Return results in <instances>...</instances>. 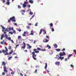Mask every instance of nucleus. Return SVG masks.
Returning <instances> with one entry per match:
<instances>
[{
	"mask_svg": "<svg viewBox=\"0 0 76 76\" xmlns=\"http://www.w3.org/2000/svg\"><path fill=\"white\" fill-rule=\"evenodd\" d=\"M33 51H34L32 53V57L33 58L34 60H37V58H36L37 57V55L35 54L36 53H39V52L38 51H37V49H34L33 50ZM35 51V52H34Z\"/></svg>",
	"mask_w": 76,
	"mask_h": 76,
	"instance_id": "f257e3e1",
	"label": "nucleus"
},
{
	"mask_svg": "<svg viewBox=\"0 0 76 76\" xmlns=\"http://www.w3.org/2000/svg\"><path fill=\"white\" fill-rule=\"evenodd\" d=\"M5 50H3L2 51L5 56H7V55H9V54H12V53H13V50H11V52L9 53L7 52L8 51L7 48V47H5Z\"/></svg>",
	"mask_w": 76,
	"mask_h": 76,
	"instance_id": "f03ea898",
	"label": "nucleus"
},
{
	"mask_svg": "<svg viewBox=\"0 0 76 76\" xmlns=\"http://www.w3.org/2000/svg\"><path fill=\"white\" fill-rule=\"evenodd\" d=\"M12 20L13 22H16V20H15V17L14 16L12 17V18H10V19L8 20V22L10 23V20Z\"/></svg>",
	"mask_w": 76,
	"mask_h": 76,
	"instance_id": "7ed1b4c3",
	"label": "nucleus"
},
{
	"mask_svg": "<svg viewBox=\"0 0 76 76\" xmlns=\"http://www.w3.org/2000/svg\"><path fill=\"white\" fill-rule=\"evenodd\" d=\"M59 54L60 57L64 56H66V53H65L64 52H63L62 53H60Z\"/></svg>",
	"mask_w": 76,
	"mask_h": 76,
	"instance_id": "20e7f679",
	"label": "nucleus"
},
{
	"mask_svg": "<svg viewBox=\"0 0 76 76\" xmlns=\"http://www.w3.org/2000/svg\"><path fill=\"white\" fill-rule=\"evenodd\" d=\"M41 29L40 30V32L39 33V34L40 35L41 34V33H42V31H44V32H45L44 34H46V33H47V31H46V30H44V29Z\"/></svg>",
	"mask_w": 76,
	"mask_h": 76,
	"instance_id": "39448f33",
	"label": "nucleus"
},
{
	"mask_svg": "<svg viewBox=\"0 0 76 76\" xmlns=\"http://www.w3.org/2000/svg\"><path fill=\"white\" fill-rule=\"evenodd\" d=\"M5 38L6 39H8L10 41V40H11V37H9L8 38V36H7V35L5 34Z\"/></svg>",
	"mask_w": 76,
	"mask_h": 76,
	"instance_id": "423d86ee",
	"label": "nucleus"
},
{
	"mask_svg": "<svg viewBox=\"0 0 76 76\" xmlns=\"http://www.w3.org/2000/svg\"><path fill=\"white\" fill-rule=\"evenodd\" d=\"M4 72L6 73H7V70L6 66H4Z\"/></svg>",
	"mask_w": 76,
	"mask_h": 76,
	"instance_id": "0eeeda50",
	"label": "nucleus"
},
{
	"mask_svg": "<svg viewBox=\"0 0 76 76\" xmlns=\"http://www.w3.org/2000/svg\"><path fill=\"white\" fill-rule=\"evenodd\" d=\"M23 46L21 47L22 49H25L26 47V43H25V42H23Z\"/></svg>",
	"mask_w": 76,
	"mask_h": 76,
	"instance_id": "6e6552de",
	"label": "nucleus"
},
{
	"mask_svg": "<svg viewBox=\"0 0 76 76\" xmlns=\"http://www.w3.org/2000/svg\"><path fill=\"white\" fill-rule=\"evenodd\" d=\"M72 54H69L68 56L67 59H68V60L70 59V57H72Z\"/></svg>",
	"mask_w": 76,
	"mask_h": 76,
	"instance_id": "1a4fd4ad",
	"label": "nucleus"
},
{
	"mask_svg": "<svg viewBox=\"0 0 76 76\" xmlns=\"http://www.w3.org/2000/svg\"><path fill=\"white\" fill-rule=\"evenodd\" d=\"M55 64H56V65H58V66H59L60 65V62L56 61L55 62Z\"/></svg>",
	"mask_w": 76,
	"mask_h": 76,
	"instance_id": "9d476101",
	"label": "nucleus"
},
{
	"mask_svg": "<svg viewBox=\"0 0 76 76\" xmlns=\"http://www.w3.org/2000/svg\"><path fill=\"white\" fill-rule=\"evenodd\" d=\"M27 5L25 4H23V8H25L26 7Z\"/></svg>",
	"mask_w": 76,
	"mask_h": 76,
	"instance_id": "9b49d317",
	"label": "nucleus"
},
{
	"mask_svg": "<svg viewBox=\"0 0 76 76\" xmlns=\"http://www.w3.org/2000/svg\"><path fill=\"white\" fill-rule=\"evenodd\" d=\"M29 2L31 4H33L34 3V1L32 0H29Z\"/></svg>",
	"mask_w": 76,
	"mask_h": 76,
	"instance_id": "f8f14e48",
	"label": "nucleus"
},
{
	"mask_svg": "<svg viewBox=\"0 0 76 76\" xmlns=\"http://www.w3.org/2000/svg\"><path fill=\"white\" fill-rule=\"evenodd\" d=\"M8 29L9 30V31H11V30H12V31H13L14 30V29H13V27H12V28H9Z\"/></svg>",
	"mask_w": 76,
	"mask_h": 76,
	"instance_id": "ddd939ff",
	"label": "nucleus"
},
{
	"mask_svg": "<svg viewBox=\"0 0 76 76\" xmlns=\"http://www.w3.org/2000/svg\"><path fill=\"white\" fill-rule=\"evenodd\" d=\"M59 58L61 60H63L64 59V57H61V56H60Z\"/></svg>",
	"mask_w": 76,
	"mask_h": 76,
	"instance_id": "4468645a",
	"label": "nucleus"
},
{
	"mask_svg": "<svg viewBox=\"0 0 76 76\" xmlns=\"http://www.w3.org/2000/svg\"><path fill=\"white\" fill-rule=\"evenodd\" d=\"M27 47H29V48H29V49H30V48H32V46H30V45H29V44H27Z\"/></svg>",
	"mask_w": 76,
	"mask_h": 76,
	"instance_id": "2eb2a0df",
	"label": "nucleus"
},
{
	"mask_svg": "<svg viewBox=\"0 0 76 76\" xmlns=\"http://www.w3.org/2000/svg\"><path fill=\"white\" fill-rule=\"evenodd\" d=\"M30 35H34V31H33V30H32L31 31V33L30 34Z\"/></svg>",
	"mask_w": 76,
	"mask_h": 76,
	"instance_id": "dca6fc26",
	"label": "nucleus"
},
{
	"mask_svg": "<svg viewBox=\"0 0 76 76\" xmlns=\"http://www.w3.org/2000/svg\"><path fill=\"white\" fill-rule=\"evenodd\" d=\"M1 66H6V63H5L4 62H2Z\"/></svg>",
	"mask_w": 76,
	"mask_h": 76,
	"instance_id": "f3484780",
	"label": "nucleus"
},
{
	"mask_svg": "<svg viewBox=\"0 0 76 76\" xmlns=\"http://www.w3.org/2000/svg\"><path fill=\"white\" fill-rule=\"evenodd\" d=\"M4 34H2V35H1V40H2V39H3V37H4Z\"/></svg>",
	"mask_w": 76,
	"mask_h": 76,
	"instance_id": "a211bd4d",
	"label": "nucleus"
},
{
	"mask_svg": "<svg viewBox=\"0 0 76 76\" xmlns=\"http://www.w3.org/2000/svg\"><path fill=\"white\" fill-rule=\"evenodd\" d=\"M45 69H47V63H45Z\"/></svg>",
	"mask_w": 76,
	"mask_h": 76,
	"instance_id": "6ab92c4d",
	"label": "nucleus"
},
{
	"mask_svg": "<svg viewBox=\"0 0 76 76\" xmlns=\"http://www.w3.org/2000/svg\"><path fill=\"white\" fill-rule=\"evenodd\" d=\"M49 26H50V27H53V23H51L49 24Z\"/></svg>",
	"mask_w": 76,
	"mask_h": 76,
	"instance_id": "aec40b11",
	"label": "nucleus"
},
{
	"mask_svg": "<svg viewBox=\"0 0 76 76\" xmlns=\"http://www.w3.org/2000/svg\"><path fill=\"white\" fill-rule=\"evenodd\" d=\"M54 47L55 48H57V47H58V46H57V44H55L54 45Z\"/></svg>",
	"mask_w": 76,
	"mask_h": 76,
	"instance_id": "412c9836",
	"label": "nucleus"
},
{
	"mask_svg": "<svg viewBox=\"0 0 76 76\" xmlns=\"http://www.w3.org/2000/svg\"><path fill=\"white\" fill-rule=\"evenodd\" d=\"M47 47H48V49H50V48H51V46H49V45H47Z\"/></svg>",
	"mask_w": 76,
	"mask_h": 76,
	"instance_id": "4be33fe9",
	"label": "nucleus"
},
{
	"mask_svg": "<svg viewBox=\"0 0 76 76\" xmlns=\"http://www.w3.org/2000/svg\"><path fill=\"white\" fill-rule=\"evenodd\" d=\"M6 4H7V5H9L10 4V2L9 1H7L6 3Z\"/></svg>",
	"mask_w": 76,
	"mask_h": 76,
	"instance_id": "5701e85b",
	"label": "nucleus"
},
{
	"mask_svg": "<svg viewBox=\"0 0 76 76\" xmlns=\"http://www.w3.org/2000/svg\"><path fill=\"white\" fill-rule=\"evenodd\" d=\"M22 38V37H21V36H19L18 37V39H20Z\"/></svg>",
	"mask_w": 76,
	"mask_h": 76,
	"instance_id": "b1692460",
	"label": "nucleus"
},
{
	"mask_svg": "<svg viewBox=\"0 0 76 76\" xmlns=\"http://www.w3.org/2000/svg\"><path fill=\"white\" fill-rule=\"evenodd\" d=\"M37 50H38V51H41V49L39 48H37Z\"/></svg>",
	"mask_w": 76,
	"mask_h": 76,
	"instance_id": "393cba45",
	"label": "nucleus"
},
{
	"mask_svg": "<svg viewBox=\"0 0 76 76\" xmlns=\"http://www.w3.org/2000/svg\"><path fill=\"white\" fill-rule=\"evenodd\" d=\"M23 37H26V34L25 33V32H24L23 34Z\"/></svg>",
	"mask_w": 76,
	"mask_h": 76,
	"instance_id": "a878e982",
	"label": "nucleus"
},
{
	"mask_svg": "<svg viewBox=\"0 0 76 76\" xmlns=\"http://www.w3.org/2000/svg\"><path fill=\"white\" fill-rule=\"evenodd\" d=\"M41 51H46V50H45V49H41Z\"/></svg>",
	"mask_w": 76,
	"mask_h": 76,
	"instance_id": "bb28decb",
	"label": "nucleus"
},
{
	"mask_svg": "<svg viewBox=\"0 0 76 76\" xmlns=\"http://www.w3.org/2000/svg\"><path fill=\"white\" fill-rule=\"evenodd\" d=\"M48 41H49V40H48L47 39H46L45 42L44 41V42H48Z\"/></svg>",
	"mask_w": 76,
	"mask_h": 76,
	"instance_id": "cd10ccee",
	"label": "nucleus"
},
{
	"mask_svg": "<svg viewBox=\"0 0 76 76\" xmlns=\"http://www.w3.org/2000/svg\"><path fill=\"white\" fill-rule=\"evenodd\" d=\"M12 58V56H10L8 58V60H11Z\"/></svg>",
	"mask_w": 76,
	"mask_h": 76,
	"instance_id": "c85d7f7f",
	"label": "nucleus"
},
{
	"mask_svg": "<svg viewBox=\"0 0 76 76\" xmlns=\"http://www.w3.org/2000/svg\"><path fill=\"white\" fill-rule=\"evenodd\" d=\"M56 51H60V50H61L60 49H56Z\"/></svg>",
	"mask_w": 76,
	"mask_h": 76,
	"instance_id": "c756f323",
	"label": "nucleus"
},
{
	"mask_svg": "<svg viewBox=\"0 0 76 76\" xmlns=\"http://www.w3.org/2000/svg\"><path fill=\"white\" fill-rule=\"evenodd\" d=\"M21 12H24V13H25V11L24 10H22L21 11Z\"/></svg>",
	"mask_w": 76,
	"mask_h": 76,
	"instance_id": "7c9ffc66",
	"label": "nucleus"
},
{
	"mask_svg": "<svg viewBox=\"0 0 76 76\" xmlns=\"http://www.w3.org/2000/svg\"><path fill=\"white\" fill-rule=\"evenodd\" d=\"M5 75V72H3L2 73V76H4Z\"/></svg>",
	"mask_w": 76,
	"mask_h": 76,
	"instance_id": "2f4dec72",
	"label": "nucleus"
},
{
	"mask_svg": "<svg viewBox=\"0 0 76 76\" xmlns=\"http://www.w3.org/2000/svg\"><path fill=\"white\" fill-rule=\"evenodd\" d=\"M9 50H11L12 49V46H9V48H8Z\"/></svg>",
	"mask_w": 76,
	"mask_h": 76,
	"instance_id": "473e14b6",
	"label": "nucleus"
},
{
	"mask_svg": "<svg viewBox=\"0 0 76 76\" xmlns=\"http://www.w3.org/2000/svg\"><path fill=\"white\" fill-rule=\"evenodd\" d=\"M34 15H33L32 16L31 18H30V20H31L33 18H34Z\"/></svg>",
	"mask_w": 76,
	"mask_h": 76,
	"instance_id": "72a5a7b5",
	"label": "nucleus"
},
{
	"mask_svg": "<svg viewBox=\"0 0 76 76\" xmlns=\"http://www.w3.org/2000/svg\"><path fill=\"white\" fill-rule=\"evenodd\" d=\"M73 51L75 53V54H76V50H73Z\"/></svg>",
	"mask_w": 76,
	"mask_h": 76,
	"instance_id": "f704fd0d",
	"label": "nucleus"
},
{
	"mask_svg": "<svg viewBox=\"0 0 76 76\" xmlns=\"http://www.w3.org/2000/svg\"><path fill=\"white\" fill-rule=\"evenodd\" d=\"M30 15H33V12H32L31 11H30L29 13Z\"/></svg>",
	"mask_w": 76,
	"mask_h": 76,
	"instance_id": "c9c22d12",
	"label": "nucleus"
},
{
	"mask_svg": "<svg viewBox=\"0 0 76 76\" xmlns=\"http://www.w3.org/2000/svg\"><path fill=\"white\" fill-rule=\"evenodd\" d=\"M51 30L52 32L54 31V29L53 28V27H52V28H51Z\"/></svg>",
	"mask_w": 76,
	"mask_h": 76,
	"instance_id": "e433bc0d",
	"label": "nucleus"
},
{
	"mask_svg": "<svg viewBox=\"0 0 76 76\" xmlns=\"http://www.w3.org/2000/svg\"><path fill=\"white\" fill-rule=\"evenodd\" d=\"M36 68H39V66L38 65H37L35 66Z\"/></svg>",
	"mask_w": 76,
	"mask_h": 76,
	"instance_id": "4c0bfd02",
	"label": "nucleus"
},
{
	"mask_svg": "<svg viewBox=\"0 0 76 76\" xmlns=\"http://www.w3.org/2000/svg\"><path fill=\"white\" fill-rule=\"evenodd\" d=\"M24 32H25V34H29V32L28 31H24Z\"/></svg>",
	"mask_w": 76,
	"mask_h": 76,
	"instance_id": "58836bf2",
	"label": "nucleus"
},
{
	"mask_svg": "<svg viewBox=\"0 0 76 76\" xmlns=\"http://www.w3.org/2000/svg\"><path fill=\"white\" fill-rule=\"evenodd\" d=\"M37 69H36L35 71L34 72V73H37Z\"/></svg>",
	"mask_w": 76,
	"mask_h": 76,
	"instance_id": "ea45409f",
	"label": "nucleus"
},
{
	"mask_svg": "<svg viewBox=\"0 0 76 76\" xmlns=\"http://www.w3.org/2000/svg\"><path fill=\"white\" fill-rule=\"evenodd\" d=\"M28 2H26V1H25L24 2V4H28Z\"/></svg>",
	"mask_w": 76,
	"mask_h": 76,
	"instance_id": "a19ab883",
	"label": "nucleus"
},
{
	"mask_svg": "<svg viewBox=\"0 0 76 76\" xmlns=\"http://www.w3.org/2000/svg\"><path fill=\"white\" fill-rule=\"evenodd\" d=\"M5 31H7V32L9 31V30H8V29H7V28H6L5 29Z\"/></svg>",
	"mask_w": 76,
	"mask_h": 76,
	"instance_id": "79ce46f5",
	"label": "nucleus"
},
{
	"mask_svg": "<svg viewBox=\"0 0 76 76\" xmlns=\"http://www.w3.org/2000/svg\"><path fill=\"white\" fill-rule=\"evenodd\" d=\"M13 33H14V34H15V33H16V31H15V30H13Z\"/></svg>",
	"mask_w": 76,
	"mask_h": 76,
	"instance_id": "37998d69",
	"label": "nucleus"
},
{
	"mask_svg": "<svg viewBox=\"0 0 76 76\" xmlns=\"http://www.w3.org/2000/svg\"><path fill=\"white\" fill-rule=\"evenodd\" d=\"M14 25H15V26H18V24H17V23H14Z\"/></svg>",
	"mask_w": 76,
	"mask_h": 76,
	"instance_id": "c03bdc74",
	"label": "nucleus"
},
{
	"mask_svg": "<svg viewBox=\"0 0 76 76\" xmlns=\"http://www.w3.org/2000/svg\"><path fill=\"white\" fill-rule=\"evenodd\" d=\"M9 34H13V32H9Z\"/></svg>",
	"mask_w": 76,
	"mask_h": 76,
	"instance_id": "a18cd8bd",
	"label": "nucleus"
},
{
	"mask_svg": "<svg viewBox=\"0 0 76 76\" xmlns=\"http://www.w3.org/2000/svg\"><path fill=\"white\" fill-rule=\"evenodd\" d=\"M38 26V23H37L36 24H35V26Z\"/></svg>",
	"mask_w": 76,
	"mask_h": 76,
	"instance_id": "49530a36",
	"label": "nucleus"
},
{
	"mask_svg": "<svg viewBox=\"0 0 76 76\" xmlns=\"http://www.w3.org/2000/svg\"><path fill=\"white\" fill-rule=\"evenodd\" d=\"M18 8H19V9H20V8H21V7L20 6V5H18Z\"/></svg>",
	"mask_w": 76,
	"mask_h": 76,
	"instance_id": "de8ad7c7",
	"label": "nucleus"
},
{
	"mask_svg": "<svg viewBox=\"0 0 76 76\" xmlns=\"http://www.w3.org/2000/svg\"><path fill=\"white\" fill-rule=\"evenodd\" d=\"M3 42H4V44H6V42H4V40H3Z\"/></svg>",
	"mask_w": 76,
	"mask_h": 76,
	"instance_id": "09e8293b",
	"label": "nucleus"
},
{
	"mask_svg": "<svg viewBox=\"0 0 76 76\" xmlns=\"http://www.w3.org/2000/svg\"><path fill=\"white\" fill-rule=\"evenodd\" d=\"M28 8H30V7H31V5H28Z\"/></svg>",
	"mask_w": 76,
	"mask_h": 76,
	"instance_id": "8fccbe9b",
	"label": "nucleus"
},
{
	"mask_svg": "<svg viewBox=\"0 0 76 76\" xmlns=\"http://www.w3.org/2000/svg\"><path fill=\"white\" fill-rule=\"evenodd\" d=\"M20 76H23V74L22 73H20Z\"/></svg>",
	"mask_w": 76,
	"mask_h": 76,
	"instance_id": "3c124183",
	"label": "nucleus"
},
{
	"mask_svg": "<svg viewBox=\"0 0 76 76\" xmlns=\"http://www.w3.org/2000/svg\"><path fill=\"white\" fill-rule=\"evenodd\" d=\"M70 66L71 67H74V66L72 65H71Z\"/></svg>",
	"mask_w": 76,
	"mask_h": 76,
	"instance_id": "603ef678",
	"label": "nucleus"
},
{
	"mask_svg": "<svg viewBox=\"0 0 76 76\" xmlns=\"http://www.w3.org/2000/svg\"><path fill=\"white\" fill-rule=\"evenodd\" d=\"M65 48H63L62 50H61V51H65Z\"/></svg>",
	"mask_w": 76,
	"mask_h": 76,
	"instance_id": "864d4df0",
	"label": "nucleus"
},
{
	"mask_svg": "<svg viewBox=\"0 0 76 76\" xmlns=\"http://www.w3.org/2000/svg\"><path fill=\"white\" fill-rule=\"evenodd\" d=\"M11 41L12 43H14V42L13 41V40H11Z\"/></svg>",
	"mask_w": 76,
	"mask_h": 76,
	"instance_id": "5fc2aeb1",
	"label": "nucleus"
},
{
	"mask_svg": "<svg viewBox=\"0 0 76 76\" xmlns=\"http://www.w3.org/2000/svg\"><path fill=\"white\" fill-rule=\"evenodd\" d=\"M6 2V1H5V0H3V3H5Z\"/></svg>",
	"mask_w": 76,
	"mask_h": 76,
	"instance_id": "6e6d98bb",
	"label": "nucleus"
},
{
	"mask_svg": "<svg viewBox=\"0 0 76 76\" xmlns=\"http://www.w3.org/2000/svg\"><path fill=\"white\" fill-rule=\"evenodd\" d=\"M65 61H67V58H66L65 59Z\"/></svg>",
	"mask_w": 76,
	"mask_h": 76,
	"instance_id": "4d7b16f0",
	"label": "nucleus"
},
{
	"mask_svg": "<svg viewBox=\"0 0 76 76\" xmlns=\"http://www.w3.org/2000/svg\"><path fill=\"white\" fill-rule=\"evenodd\" d=\"M39 47H40V48H42V46L41 45H40L39 46Z\"/></svg>",
	"mask_w": 76,
	"mask_h": 76,
	"instance_id": "13d9d810",
	"label": "nucleus"
},
{
	"mask_svg": "<svg viewBox=\"0 0 76 76\" xmlns=\"http://www.w3.org/2000/svg\"><path fill=\"white\" fill-rule=\"evenodd\" d=\"M4 34H5V35H6V31H4Z\"/></svg>",
	"mask_w": 76,
	"mask_h": 76,
	"instance_id": "bf43d9fd",
	"label": "nucleus"
},
{
	"mask_svg": "<svg viewBox=\"0 0 76 76\" xmlns=\"http://www.w3.org/2000/svg\"><path fill=\"white\" fill-rule=\"evenodd\" d=\"M1 44H3V42H1Z\"/></svg>",
	"mask_w": 76,
	"mask_h": 76,
	"instance_id": "052dcab7",
	"label": "nucleus"
},
{
	"mask_svg": "<svg viewBox=\"0 0 76 76\" xmlns=\"http://www.w3.org/2000/svg\"><path fill=\"white\" fill-rule=\"evenodd\" d=\"M18 31H19V32H21L22 30H21V29H19L18 30Z\"/></svg>",
	"mask_w": 76,
	"mask_h": 76,
	"instance_id": "680f3d73",
	"label": "nucleus"
},
{
	"mask_svg": "<svg viewBox=\"0 0 76 76\" xmlns=\"http://www.w3.org/2000/svg\"><path fill=\"white\" fill-rule=\"evenodd\" d=\"M2 28L3 29H5V28L4 27H3V26H2Z\"/></svg>",
	"mask_w": 76,
	"mask_h": 76,
	"instance_id": "e2e57ef3",
	"label": "nucleus"
},
{
	"mask_svg": "<svg viewBox=\"0 0 76 76\" xmlns=\"http://www.w3.org/2000/svg\"><path fill=\"white\" fill-rule=\"evenodd\" d=\"M24 51L25 52H26V53H27V52H28V50H24Z\"/></svg>",
	"mask_w": 76,
	"mask_h": 76,
	"instance_id": "0e129e2a",
	"label": "nucleus"
},
{
	"mask_svg": "<svg viewBox=\"0 0 76 76\" xmlns=\"http://www.w3.org/2000/svg\"><path fill=\"white\" fill-rule=\"evenodd\" d=\"M19 45H16V47L17 48V47H18V46H19Z\"/></svg>",
	"mask_w": 76,
	"mask_h": 76,
	"instance_id": "69168bd1",
	"label": "nucleus"
},
{
	"mask_svg": "<svg viewBox=\"0 0 76 76\" xmlns=\"http://www.w3.org/2000/svg\"><path fill=\"white\" fill-rule=\"evenodd\" d=\"M27 28L29 29V28H30V27H29V26H27Z\"/></svg>",
	"mask_w": 76,
	"mask_h": 76,
	"instance_id": "338daca9",
	"label": "nucleus"
},
{
	"mask_svg": "<svg viewBox=\"0 0 76 76\" xmlns=\"http://www.w3.org/2000/svg\"><path fill=\"white\" fill-rule=\"evenodd\" d=\"M46 37L47 38H49V36H46Z\"/></svg>",
	"mask_w": 76,
	"mask_h": 76,
	"instance_id": "774afa93",
	"label": "nucleus"
}]
</instances>
